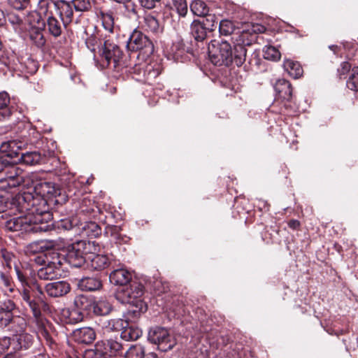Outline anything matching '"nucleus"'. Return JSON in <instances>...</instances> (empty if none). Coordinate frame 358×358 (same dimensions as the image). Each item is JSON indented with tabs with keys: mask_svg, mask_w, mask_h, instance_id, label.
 Listing matches in <instances>:
<instances>
[{
	"mask_svg": "<svg viewBox=\"0 0 358 358\" xmlns=\"http://www.w3.org/2000/svg\"><path fill=\"white\" fill-rule=\"evenodd\" d=\"M83 358H111V356L108 355V352L103 351L102 349V345L100 343H97L94 349H89L85 351Z\"/></svg>",
	"mask_w": 358,
	"mask_h": 358,
	"instance_id": "39",
	"label": "nucleus"
},
{
	"mask_svg": "<svg viewBox=\"0 0 358 358\" xmlns=\"http://www.w3.org/2000/svg\"><path fill=\"white\" fill-rule=\"evenodd\" d=\"M29 0H8L9 4L16 10H23L27 8Z\"/></svg>",
	"mask_w": 358,
	"mask_h": 358,
	"instance_id": "60",
	"label": "nucleus"
},
{
	"mask_svg": "<svg viewBox=\"0 0 358 358\" xmlns=\"http://www.w3.org/2000/svg\"><path fill=\"white\" fill-rule=\"evenodd\" d=\"M14 269L17 275V278L21 285V287H18L17 289H28L31 287L27 278L28 270L22 266L20 264H15Z\"/></svg>",
	"mask_w": 358,
	"mask_h": 358,
	"instance_id": "38",
	"label": "nucleus"
},
{
	"mask_svg": "<svg viewBox=\"0 0 358 358\" xmlns=\"http://www.w3.org/2000/svg\"><path fill=\"white\" fill-rule=\"evenodd\" d=\"M73 336L78 343L90 344L95 340L96 334L92 328L84 327L74 330Z\"/></svg>",
	"mask_w": 358,
	"mask_h": 358,
	"instance_id": "19",
	"label": "nucleus"
},
{
	"mask_svg": "<svg viewBox=\"0 0 358 358\" xmlns=\"http://www.w3.org/2000/svg\"><path fill=\"white\" fill-rule=\"evenodd\" d=\"M127 325V320L122 318H113L101 320L100 326L106 332L122 331Z\"/></svg>",
	"mask_w": 358,
	"mask_h": 358,
	"instance_id": "21",
	"label": "nucleus"
},
{
	"mask_svg": "<svg viewBox=\"0 0 358 358\" xmlns=\"http://www.w3.org/2000/svg\"><path fill=\"white\" fill-rule=\"evenodd\" d=\"M351 65L348 62H343L341 64V66L338 69V74L340 78H343L347 73H350Z\"/></svg>",
	"mask_w": 358,
	"mask_h": 358,
	"instance_id": "62",
	"label": "nucleus"
},
{
	"mask_svg": "<svg viewBox=\"0 0 358 358\" xmlns=\"http://www.w3.org/2000/svg\"><path fill=\"white\" fill-rule=\"evenodd\" d=\"M19 160L22 164L28 166L40 164L43 161V157L38 151H29L20 154Z\"/></svg>",
	"mask_w": 358,
	"mask_h": 358,
	"instance_id": "27",
	"label": "nucleus"
},
{
	"mask_svg": "<svg viewBox=\"0 0 358 358\" xmlns=\"http://www.w3.org/2000/svg\"><path fill=\"white\" fill-rule=\"evenodd\" d=\"M47 28L50 34L54 37H58L62 32V24L60 21L53 16H48Z\"/></svg>",
	"mask_w": 358,
	"mask_h": 358,
	"instance_id": "40",
	"label": "nucleus"
},
{
	"mask_svg": "<svg viewBox=\"0 0 358 358\" xmlns=\"http://www.w3.org/2000/svg\"><path fill=\"white\" fill-rule=\"evenodd\" d=\"M85 44L92 52H95L96 48H98L103 66H108L110 64H113L114 69L118 66L122 52L113 39L106 36L99 39L96 36L92 35L86 39Z\"/></svg>",
	"mask_w": 358,
	"mask_h": 358,
	"instance_id": "3",
	"label": "nucleus"
},
{
	"mask_svg": "<svg viewBox=\"0 0 358 358\" xmlns=\"http://www.w3.org/2000/svg\"><path fill=\"white\" fill-rule=\"evenodd\" d=\"M144 287L137 280L131 281L129 285H125L121 291H120L116 298L122 303H134L137 301H142L141 297L143 294Z\"/></svg>",
	"mask_w": 358,
	"mask_h": 358,
	"instance_id": "9",
	"label": "nucleus"
},
{
	"mask_svg": "<svg viewBox=\"0 0 358 358\" xmlns=\"http://www.w3.org/2000/svg\"><path fill=\"white\" fill-rule=\"evenodd\" d=\"M26 143L17 140H10L3 142L0 145V152L4 154L5 157L11 159L17 157L20 155L19 151L22 150Z\"/></svg>",
	"mask_w": 358,
	"mask_h": 358,
	"instance_id": "14",
	"label": "nucleus"
},
{
	"mask_svg": "<svg viewBox=\"0 0 358 358\" xmlns=\"http://www.w3.org/2000/svg\"><path fill=\"white\" fill-rule=\"evenodd\" d=\"M127 47L131 51H142L146 56H150L154 52L152 41L145 34L136 29L128 38Z\"/></svg>",
	"mask_w": 358,
	"mask_h": 358,
	"instance_id": "8",
	"label": "nucleus"
},
{
	"mask_svg": "<svg viewBox=\"0 0 358 358\" xmlns=\"http://www.w3.org/2000/svg\"><path fill=\"white\" fill-rule=\"evenodd\" d=\"M78 225L77 219L70 217L62 219L57 222H55L54 224L55 228L59 231H65L73 230L75 234H76Z\"/></svg>",
	"mask_w": 358,
	"mask_h": 358,
	"instance_id": "36",
	"label": "nucleus"
},
{
	"mask_svg": "<svg viewBox=\"0 0 358 358\" xmlns=\"http://www.w3.org/2000/svg\"><path fill=\"white\" fill-rule=\"evenodd\" d=\"M138 1L141 6L146 9H152L155 8V3H157L154 0H138Z\"/></svg>",
	"mask_w": 358,
	"mask_h": 358,
	"instance_id": "64",
	"label": "nucleus"
},
{
	"mask_svg": "<svg viewBox=\"0 0 358 358\" xmlns=\"http://www.w3.org/2000/svg\"><path fill=\"white\" fill-rule=\"evenodd\" d=\"M132 273L125 268L113 270L109 275L110 282L115 285H127L132 280Z\"/></svg>",
	"mask_w": 358,
	"mask_h": 358,
	"instance_id": "15",
	"label": "nucleus"
},
{
	"mask_svg": "<svg viewBox=\"0 0 358 358\" xmlns=\"http://www.w3.org/2000/svg\"><path fill=\"white\" fill-rule=\"evenodd\" d=\"M52 3L63 21V24L65 25L66 24L70 23L73 17V6L71 1H66L65 0H57L52 2Z\"/></svg>",
	"mask_w": 358,
	"mask_h": 358,
	"instance_id": "13",
	"label": "nucleus"
},
{
	"mask_svg": "<svg viewBox=\"0 0 358 358\" xmlns=\"http://www.w3.org/2000/svg\"><path fill=\"white\" fill-rule=\"evenodd\" d=\"M131 307L128 309L126 315H124L125 320L129 322H134L138 318L142 313H144L146 309V304L143 301H137V303H130Z\"/></svg>",
	"mask_w": 358,
	"mask_h": 358,
	"instance_id": "24",
	"label": "nucleus"
},
{
	"mask_svg": "<svg viewBox=\"0 0 358 358\" xmlns=\"http://www.w3.org/2000/svg\"><path fill=\"white\" fill-rule=\"evenodd\" d=\"M55 1L52 0H41L38 2V7L40 10V15H47L48 13H47L49 8L51 6H53L52 2H55Z\"/></svg>",
	"mask_w": 358,
	"mask_h": 358,
	"instance_id": "58",
	"label": "nucleus"
},
{
	"mask_svg": "<svg viewBox=\"0 0 358 358\" xmlns=\"http://www.w3.org/2000/svg\"><path fill=\"white\" fill-rule=\"evenodd\" d=\"M208 55L212 63L217 66H228L233 60V50L227 41L213 40L208 47Z\"/></svg>",
	"mask_w": 358,
	"mask_h": 358,
	"instance_id": "5",
	"label": "nucleus"
},
{
	"mask_svg": "<svg viewBox=\"0 0 358 358\" xmlns=\"http://www.w3.org/2000/svg\"><path fill=\"white\" fill-rule=\"evenodd\" d=\"M107 233H110L111 237L117 243H127L129 238L120 233V228L117 226H113L107 229Z\"/></svg>",
	"mask_w": 358,
	"mask_h": 358,
	"instance_id": "48",
	"label": "nucleus"
},
{
	"mask_svg": "<svg viewBox=\"0 0 358 358\" xmlns=\"http://www.w3.org/2000/svg\"><path fill=\"white\" fill-rule=\"evenodd\" d=\"M346 85L351 90L358 91V66H355L351 69Z\"/></svg>",
	"mask_w": 358,
	"mask_h": 358,
	"instance_id": "46",
	"label": "nucleus"
},
{
	"mask_svg": "<svg viewBox=\"0 0 358 358\" xmlns=\"http://www.w3.org/2000/svg\"><path fill=\"white\" fill-rule=\"evenodd\" d=\"M71 290V286L66 281H55L49 282L45 286V292L50 297L57 298L68 294Z\"/></svg>",
	"mask_w": 358,
	"mask_h": 358,
	"instance_id": "12",
	"label": "nucleus"
},
{
	"mask_svg": "<svg viewBox=\"0 0 358 358\" xmlns=\"http://www.w3.org/2000/svg\"><path fill=\"white\" fill-rule=\"evenodd\" d=\"M38 176L30 182L27 189L17 194L15 203L24 215L13 217L6 222V228L10 231L20 233H38L49 229L48 222L52 220L49 211L41 209L47 199L58 195V189L51 182L38 180Z\"/></svg>",
	"mask_w": 358,
	"mask_h": 358,
	"instance_id": "1",
	"label": "nucleus"
},
{
	"mask_svg": "<svg viewBox=\"0 0 358 358\" xmlns=\"http://www.w3.org/2000/svg\"><path fill=\"white\" fill-rule=\"evenodd\" d=\"M27 130V134H28V140L24 142L26 145L29 143H34L36 139H38L40 136L39 133L36 131L35 127H33L32 125L30 123H27L25 126Z\"/></svg>",
	"mask_w": 358,
	"mask_h": 358,
	"instance_id": "56",
	"label": "nucleus"
},
{
	"mask_svg": "<svg viewBox=\"0 0 358 358\" xmlns=\"http://www.w3.org/2000/svg\"><path fill=\"white\" fill-rule=\"evenodd\" d=\"M101 345H102L103 351L108 352L111 358L124 354L123 345L117 338H110L106 341V343H101Z\"/></svg>",
	"mask_w": 358,
	"mask_h": 358,
	"instance_id": "26",
	"label": "nucleus"
},
{
	"mask_svg": "<svg viewBox=\"0 0 358 358\" xmlns=\"http://www.w3.org/2000/svg\"><path fill=\"white\" fill-rule=\"evenodd\" d=\"M92 309L95 315L104 316L111 312L113 306L108 299L106 298H100L96 301H93Z\"/></svg>",
	"mask_w": 358,
	"mask_h": 358,
	"instance_id": "25",
	"label": "nucleus"
},
{
	"mask_svg": "<svg viewBox=\"0 0 358 358\" xmlns=\"http://www.w3.org/2000/svg\"><path fill=\"white\" fill-rule=\"evenodd\" d=\"M88 262L94 270L101 271L107 268L110 264V259L105 255L95 254L90 255L88 257Z\"/></svg>",
	"mask_w": 358,
	"mask_h": 358,
	"instance_id": "28",
	"label": "nucleus"
},
{
	"mask_svg": "<svg viewBox=\"0 0 358 358\" xmlns=\"http://www.w3.org/2000/svg\"><path fill=\"white\" fill-rule=\"evenodd\" d=\"M124 356L126 358H144V348L140 345H132L125 352Z\"/></svg>",
	"mask_w": 358,
	"mask_h": 358,
	"instance_id": "45",
	"label": "nucleus"
},
{
	"mask_svg": "<svg viewBox=\"0 0 358 358\" xmlns=\"http://www.w3.org/2000/svg\"><path fill=\"white\" fill-rule=\"evenodd\" d=\"M64 255L65 257V264H69L73 267H80L87 262L86 258L87 257L83 256L76 242L64 249Z\"/></svg>",
	"mask_w": 358,
	"mask_h": 358,
	"instance_id": "11",
	"label": "nucleus"
},
{
	"mask_svg": "<svg viewBox=\"0 0 358 358\" xmlns=\"http://www.w3.org/2000/svg\"><path fill=\"white\" fill-rule=\"evenodd\" d=\"M102 24L104 29L110 33L113 31L114 29V17L112 13H101Z\"/></svg>",
	"mask_w": 358,
	"mask_h": 358,
	"instance_id": "51",
	"label": "nucleus"
},
{
	"mask_svg": "<svg viewBox=\"0 0 358 358\" xmlns=\"http://www.w3.org/2000/svg\"><path fill=\"white\" fill-rule=\"evenodd\" d=\"M45 263L60 271H63L62 266L65 264L64 250L57 251L55 250H48L45 254Z\"/></svg>",
	"mask_w": 358,
	"mask_h": 358,
	"instance_id": "20",
	"label": "nucleus"
},
{
	"mask_svg": "<svg viewBox=\"0 0 358 358\" xmlns=\"http://www.w3.org/2000/svg\"><path fill=\"white\" fill-rule=\"evenodd\" d=\"M172 2L178 15L185 17L188 10L186 0H172Z\"/></svg>",
	"mask_w": 358,
	"mask_h": 358,
	"instance_id": "54",
	"label": "nucleus"
},
{
	"mask_svg": "<svg viewBox=\"0 0 358 358\" xmlns=\"http://www.w3.org/2000/svg\"><path fill=\"white\" fill-rule=\"evenodd\" d=\"M250 27V28L242 31H248L250 34H254L256 36L257 33H263L266 30V27L259 24H252Z\"/></svg>",
	"mask_w": 358,
	"mask_h": 358,
	"instance_id": "63",
	"label": "nucleus"
},
{
	"mask_svg": "<svg viewBox=\"0 0 358 358\" xmlns=\"http://www.w3.org/2000/svg\"><path fill=\"white\" fill-rule=\"evenodd\" d=\"M145 23L146 27L152 32H156L159 29L158 20L152 15H148L145 17Z\"/></svg>",
	"mask_w": 358,
	"mask_h": 358,
	"instance_id": "55",
	"label": "nucleus"
},
{
	"mask_svg": "<svg viewBox=\"0 0 358 358\" xmlns=\"http://www.w3.org/2000/svg\"><path fill=\"white\" fill-rule=\"evenodd\" d=\"M283 66L289 75L295 79L299 78L303 74V69L298 62L287 59L284 62Z\"/></svg>",
	"mask_w": 358,
	"mask_h": 358,
	"instance_id": "37",
	"label": "nucleus"
},
{
	"mask_svg": "<svg viewBox=\"0 0 358 358\" xmlns=\"http://www.w3.org/2000/svg\"><path fill=\"white\" fill-rule=\"evenodd\" d=\"M255 41V36L250 34L248 31H241V33L234 35L232 38L234 43L233 60L236 66H241L246 60L247 50Z\"/></svg>",
	"mask_w": 358,
	"mask_h": 358,
	"instance_id": "6",
	"label": "nucleus"
},
{
	"mask_svg": "<svg viewBox=\"0 0 358 358\" xmlns=\"http://www.w3.org/2000/svg\"><path fill=\"white\" fill-rule=\"evenodd\" d=\"M47 248V244L44 241H35L29 243L27 246V252L31 254L40 253Z\"/></svg>",
	"mask_w": 358,
	"mask_h": 358,
	"instance_id": "53",
	"label": "nucleus"
},
{
	"mask_svg": "<svg viewBox=\"0 0 358 358\" xmlns=\"http://www.w3.org/2000/svg\"><path fill=\"white\" fill-rule=\"evenodd\" d=\"M218 30L221 36H228L232 35L231 38L234 36V35L241 33V31L235 32L236 30V27L234 22L227 19L222 20L220 22Z\"/></svg>",
	"mask_w": 358,
	"mask_h": 358,
	"instance_id": "33",
	"label": "nucleus"
},
{
	"mask_svg": "<svg viewBox=\"0 0 358 358\" xmlns=\"http://www.w3.org/2000/svg\"><path fill=\"white\" fill-rule=\"evenodd\" d=\"M61 271H62L47 264L45 266L38 270L37 276L41 280H52L60 276Z\"/></svg>",
	"mask_w": 358,
	"mask_h": 358,
	"instance_id": "32",
	"label": "nucleus"
},
{
	"mask_svg": "<svg viewBox=\"0 0 358 358\" xmlns=\"http://www.w3.org/2000/svg\"><path fill=\"white\" fill-rule=\"evenodd\" d=\"M29 38L38 48L43 47L45 43L43 32L38 29H33L30 31Z\"/></svg>",
	"mask_w": 358,
	"mask_h": 358,
	"instance_id": "49",
	"label": "nucleus"
},
{
	"mask_svg": "<svg viewBox=\"0 0 358 358\" xmlns=\"http://www.w3.org/2000/svg\"><path fill=\"white\" fill-rule=\"evenodd\" d=\"M37 173H26L18 166L10 162L0 177V192H8L10 189L23 185L27 188L34 183Z\"/></svg>",
	"mask_w": 358,
	"mask_h": 358,
	"instance_id": "4",
	"label": "nucleus"
},
{
	"mask_svg": "<svg viewBox=\"0 0 358 358\" xmlns=\"http://www.w3.org/2000/svg\"><path fill=\"white\" fill-rule=\"evenodd\" d=\"M130 72L134 79L141 83H150L161 73L158 66L147 63L135 64Z\"/></svg>",
	"mask_w": 358,
	"mask_h": 358,
	"instance_id": "10",
	"label": "nucleus"
},
{
	"mask_svg": "<svg viewBox=\"0 0 358 358\" xmlns=\"http://www.w3.org/2000/svg\"><path fill=\"white\" fill-rule=\"evenodd\" d=\"M142 336V330L127 320V325L121 331L120 337L126 341H136Z\"/></svg>",
	"mask_w": 358,
	"mask_h": 358,
	"instance_id": "23",
	"label": "nucleus"
},
{
	"mask_svg": "<svg viewBox=\"0 0 358 358\" xmlns=\"http://www.w3.org/2000/svg\"><path fill=\"white\" fill-rule=\"evenodd\" d=\"M83 256L89 257L90 255H95L99 250V245L94 241L81 240L76 241ZM88 262V258H86Z\"/></svg>",
	"mask_w": 358,
	"mask_h": 358,
	"instance_id": "29",
	"label": "nucleus"
},
{
	"mask_svg": "<svg viewBox=\"0 0 358 358\" xmlns=\"http://www.w3.org/2000/svg\"><path fill=\"white\" fill-rule=\"evenodd\" d=\"M148 341L156 345L162 352H167L173 349L176 344L175 336L164 327H154L150 329L148 334Z\"/></svg>",
	"mask_w": 358,
	"mask_h": 358,
	"instance_id": "7",
	"label": "nucleus"
},
{
	"mask_svg": "<svg viewBox=\"0 0 358 358\" xmlns=\"http://www.w3.org/2000/svg\"><path fill=\"white\" fill-rule=\"evenodd\" d=\"M101 234V229L94 222H85L78 225L76 234L83 237L94 238L98 237Z\"/></svg>",
	"mask_w": 358,
	"mask_h": 358,
	"instance_id": "16",
	"label": "nucleus"
},
{
	"mask_svg": "<svg viewBox=\"0 0 358 358\" xmlns=\"http://www.w3.org/2000/svg\"><path fill=\"white\" fill-rule=\"evenodd\" d=\"M10 103L9 94L5 92H0V121L4 120L11 115V110L8 107Z\"/></svg>",
	"mask_w": 358,
	"mask_h": 358,
	"instance_id": "35",
	"label": "nucleus"
},
{
	"mask_svg": "<svg viewBox=\"0 0 358 358\" xmlns=\"http://www.w3.org/2000/svg\"><path fill=\"white\" fill-rule=\"evenodd\" d=\"M78 285L84 291H95L99 289L102 284L96 277H84L78 281Z\"/></svg>",
	"mask_w": 358,
	"mask_h": 358,
	"instance_id": "30",
	"label": "nucleus"
},
{
	"mask_svg": "<svg viewBox=\"0 0 358 358\" xmlns=\"http://www.w3.org/2000/svg\"><path fill=\"white\" fill-rule=\"evenodd\" d=\"M12 350V339L10 337L4 336L0 338V352L2 354L6 350Z\"/></svg>",
	"mask_w": 358,
	"mask_h": 358,
	"instance_id": "59",
	"label": "nucleus"
},
{
	"mask_svg": "<svg viewBox=\"0 0 358 358\" xmlns=\"http://www.w3.org/2000/svg\"><path fill=\"white\" fill-rule=\"evenodd\" d=\"M69 318L66 321L69 323H77L83 320L84 315L78 309L72 310L71 311H68Z\"/></svg>",
	"mask_w": 358,
	"mask_h": 358,
	"instance_id": "57",
	"label": "nucleus"
},
{
	"mask_svg": "<svg viewBox=\"0 0 358 358\" xmlns=\"http://www.w3.org/2000/svg\"><path fill=\"white\" fill-rule=\"evenodd\" d=\"M190 30L191 34L197 41H203L209 34L199 20H193L190 25Z\"/></svg>",
	"mask_w": 358,
	"mask_h": 358,
	"instance_id": "31",
	"label": "nucleus"
},
{
	"mask_svg": "<svg viewBox=\"0 0 358 358\" xmlns=\"http://www.w3.org/2000/svg\"><path fill=\"white\" fill-rule=\"evenodd\" d=\"M0 285L5 292L12 293L15 290L11 278L3 272L0 273Z\"/></svg>",
	"mask_w": 358,
	"mask_h": 358,
	"instance_id": "50",
	"label": "nucleus"
},
{
	"mask_svg": "<svg viewBox=\"0 0 358 358\" xmlns=\"http://www.w3.org/2000/svg\"><path fill=\"white\" fill-rule=\"evenodd\" d=\"M262 59L260 57L259 52L255 50L248 59L250 69L253 71L262 70Z\"/></svg>",
	"mask_w": 358,
	"mask_h": 358,
	"instance_id": "47",
	"label": "nucleus"
},
{
	"mask_svg": "<svg viewBox=\"0 0 358 358\" xmlns=\"http://www.w3.org/2000/svg\"><path fill=\"white\" fill-rule=\"evenodd\" d=\"M8 20L14 27L15 29L20 27V24L22 23L21 17L15 13H9L8 15Z\"/></svg>",
	"mask_w": 358,
	"mask_h": 358,
	"instance_id": "61",
	"label": "nucleus"
},
{
	"mask_svg": "<svg viewBox=\"0 0 358 358\" xmlns=\"http://www.w3.org/2000/svg\"><path fill=\"white\" fill-rule=\"evenodd\" d=\"M74 306L76 309L82 311H90L92 308L93 299L87 295H77L73 301Z\"/></svg>",
	"mask_w": 358,
	"mask_h": 358,
	"instance_id": "34",
	"label": "nucleus"
},
{
	"mask_svg": "<svg viewBox=\"0 0 358 358\" xmlns=\"http://www.w3.org/2000/svg\"><path fill=\"white\" fill-rule=\"evenodd\" d=\"M15 303L11 299L5 300L0 306V321L1 325H8L13 319V311L16 309Z\"/></svg>",
	"mask_w": 358,
	"mask_h": 358,
	"instance_id": "18",
	"label": "nucleus"
},
{
	"mask_svg": "<svg viewBox=\"0 0 358 358\" xmlns=\"http://www.w3.org/2000/svg\"><path fill=\"white\" fill-rule=\"evenodd\" d=\"M17 292L22 301L27 304L32 313L31 327L39 339L44 338L48 345H51L52 340L47 329L48 322L42 315L39 305V302H43L44 292L43 289L36 285L35 287L17 289Z\"/></svg>",
	"mask_w": 358,
	"mask_h": 358,
	"instance_id": "2",
	"label": "nucleus"
},
{
	"mask_svg": "<svg viewBox=\"0 0 358 358\" xmlns=\"http://www.w3.org/2000/svg\"><path fill=\"white\" fill-rule=\"evenodd\" d=\"M190 10L195 15L203 17L208 14L209 8L201 0H193L190 3Z\"/></svg>",
	"mask_w": 358,
	"mask_h": 358,
	"instance_id": "41",
	"label": "nucleus"
},
{
	"mask_svg": "<svg viewBox=\"0 0 358 358\" xmlns=\"http://www.w3.org/2000/svg\"><path fill=\"white\" fill-rule=\"evenodd\" d=\"M264 58L267 60L278 61L280 58V51L273 45H265L263 48Z\"/></svg>",
	"mask_w": 358,
	"mask_h": 358,
	"instance_id": "44",
	"label": "nucleus"
},
{
	"mask_svg": "<svg viewBox=\"0 0 358 358\" xmlns=\"http://www.w3.org/2000/svg\"><path fill=\"white\" fill-rule=\"evenodd\" d=\"M184 52V48L180 43H173L168 53L167 57L169 59H173L178 62L181 61Z\"/></svg>",
	"mask_w": 358,
	"mask_h": 358,
	"instance_id": "42",
	"label": "nucleus"
},
{
	"mask_svg": "<svg viewBox=\"0 0 358 358\" xmlns=\"http://www.w3.org/2000/svg\"><path fill=\"white\" fill-rule=\"evenodd\" d=\"M209 34L213 31L217 25V17L215 15L207 14L199 20Z\"/></svg>",
	"mask_w": 358,
	"mask_h": 358,
	"instance_id": "43",
	"label": "nucleus"
},
{
	"mask_svg": "<svg viewBox=\"0 0 358 358\" xmlns=\"http://www.w3.org/2000/svg\"><path fill=\"white\" fill-rule=\"evenodd\" d=\"M275 92L277 96L283 100H289L292 97V89L291 84L285 79H278L275 83Z\"/></svg>",
	"mask_w": 358,
	"mask_h": 358,
	"instance_id": "22",
	"label": "nucleus"
},
{
	"mask_svg": "<svg viewBox=\"0 0 358 358\" xmlns=\"http://www.w3.org/2000/svg\"><path fill=\"white\" fill-rule=\"evenodd\" d=\"M12 339V350L17 352L29 349L33 344L34 338L27 333H22L10 337Z\"/></svg>",
	"mask_w": 358,
	"mask_h": 358,
	"instance_id": "17",
	"label": "nucleus"
},
{
	"mask_svg": "<svg viewBox=\"0 0 358 358\" xmlns=\"http://www.w3.org/2000/svg\"><path fill=\"white\" fill-rule=\"evenodd\" d=\"M71 3L77 12L88 11L92 8L90 0H71Z\"/></svg>",
	"mask_w": 358,
	"mask_h": 358,
	"instance_id": "52",
	"label": "nucleus"
}]
</instances>
